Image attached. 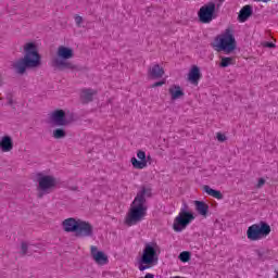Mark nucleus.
Returning a JSON list of instances; mask_svg holds the SVG:
<instances>
[{"label": "nucleus", "instance_id": "f257e3e1", "mask_svg": "<svg viewBox=\"0 0 278 278\" xmlns=\"http://www.w3.org/2000/svg\"><path fill=\"white\" fill-rule=\"evenodd\" d=\"M151 197V189L142 187L141 190L137 193L135 200L130 205V210L126 217V225L132 227V225H138L147 216V198Z\"/></svg>", "mask_w": 278, "mask_h": 278}, {"label": "nucleus", "instance_id": "f03ea898", "mask_svg": "<svg viewBox=\"0 0 278 278\" xmlns=\"http://www.w3.org/2000/svg\"><path fill=\"white\" fill-rule=\"evenodd\" d=\"M25 55L13 64L18 75H25L27 68H38L41 64V56L36 50V43L29 42L24 48Z\"/></svg>", "mask_w": 278, "mask_h": 278}, {"label": "nucleus", "instance_id": "7ed1b4c3", "mask_svg": "<svg viewBox=\"0 0 278 278\" xmlns=\"http://www.w3.org/2000/svg\"><path fill=\"white\" fill-rule=\"evenodd\" d=\"M56 55L58 58H54L52 60V66L54 68H58V71H65V68H67L68 71H81V67H79L78 65L66 61L71 60L75 55V53L73 52V48L60 46L58 48Z\"/></svg>", "mask_w": 278, "mask_h": 278}, {"label": "nucleus", "instance_id": "20e7f679", "mask_svg": "<svg viewBox=\"0 0 278 278\" xmlns=\"http://www.w3.org/2000/svg\"><path fill=\"white\" fill-rule=\"evenodd\" d=\"M157 243H146L142 255L139 260V270L143 273V270L151 268V266H155V264H157Z\"/></svg>", "mask_w": 278, "mask_h": 278}, {"label": "nucleus", "instance_id": "39448f33", "mask_svg": "<svg viewBox=\"0 0 278 278\" xmlns=\"http://www.w3.org/2000/svg\"><path fill=\"white\" fill-rule=\"evenodd\" d=\"M217 41L214 47H216V51H224L226 55L236 51L237 42L236 37L233 36V30L231 28H227L224 34L215 39Z\"/></svg>", "mask_w": 278, "mask_h": 278}, {"label": "nucleus", "instance_id": "423d86ee", "mask_svg": "<svg viewBox=\"0 0 278 278\" xmlns=\"http://www.w3.org/2000/svg\"><path fill=\"white\" fill-rule=\"evenodd\" d=\"M38 181V199H42L46 194H51L55 186H58V180L51 175H43L42 173L37 174Z\"/></svg>", "mask_w": 278, "mask_h": 278}, {"label": "nucleus", "instance_id": "0eeeda50", "mask_svg": "<svg viewBox=\"0 0 278 278\" xmlns=\"http://www.w3.org/2000/svg\"><path fill=\"white\" fill-rule=\"evenodd\" d=\"M270 225L266 222H260L250 226L247 230L248 240L255 242L257 240H264L267 236H270Z\"/></svg>", "mask_w": 278, "mask_h": 278}, {"label": "nucleus", "instance_id": "6e6552de", "mask_svg": "<svg viewBox=\"0 0 278 278\" xmlns=\"http://www.w3.org/2000/svg\"><path fill=\"white\" fill-rule=\"evenodd\" d=\"M192 220H194V214L188 212V204L185 203L180 210L179 215L174 220V231H184V229H186V227H188Z\"/></svg>", "mask_w": 278, "mask_h": 278}, {"label": "nucleus", "instance_id": "1a4fd4ad", "mask_svg": "<svg viewBox=\"0 0 278 278\" xmlns=\"http://www.w3.org/2000/svg\"><path fill=\"white\" fill-rule=\"evenodd\" d=\"M216 12V3L214 2H208L207 4H204L203 7L200 8L198 12V18L200 23H212L214 21Z\"/></svg>", "mask_w": 278, "mask_h": 278}, {"label": "nucleus", "instance_id": "9d476101", "mask_svg": "<svg viewBox=\"0 0 278 278\" xmlns=\"http://www.w3.org/2000/svg\"><path fill=\"white\" fill-rule=\"evenodd\" d=\"M76 236L78 238H92L94 236V227L86 220L78 219Z\"/></svg>", "mask_w": 278, "mask_h": 278}, {"label": "nucleus", "instance_id": "9b49d317", "mask_svg": "<svg viewBox=\"0 0 278 278\" xmlns=\"http://www.w3.org/2000/svg\"><path fill=\"white\" fill-rule=\"evenodd\" d=\"M50 123H53L56 127H64L71 125V119L66 118V112L64 110H56L51 113Z\"/></svg>", "mask_w": 278, "mask_h": 278}, {"label": "nucleus", "instance_id": "f8f14e48", "mask_svg": "<svg viewBox=\"0 0 278 278\" xmlns=\"http://www.w3.org/2000/svg\"><path fill=\"white\" fill-rule=\"evenodd\" d=\"M63 231L66 233H77L79 227V219L75 217L66 218L62 222Z\"/></svg>", "mask_w": 278, "mask_h": 278}, {"label": "nucleus", "instance_id": "ddd939ff", "mask_svg": "<svg viewBox=\"0 0 278 278\" xmlns=\"http://www.w3.org/2000/svg\"><path fill=\"white\" fill-rule=\"evenodd\" d=\"M137 157H131L130 162L134 166V168H137L138 170H142V168H147V153L142 150H139L137 152ZM140 160V161H138Z\"/></svg>", "mask_w": 278, "mask_h": 278}, {"label": "nucleus", "instance_id": "4468645a", "mask_svg": "<svg viewBox=\"0 0 278 278\" xmlns=\"http://www.w3.org/2000/svg\"><path fill=\"white\" fill-rule=\"evenodd\" d=\"M91 257L96 262V264H99V266H105L108 264V255H105V252L99 251V249L94 245L91 247Z\"/></svg>", "mask_w": 278, "mask_h": 278}, {"label": "nucleus", "instance_id": "2eb2a0df", "mask_svg": "<svg viewBox=\"0 0 278 278\" xmlns=\"http://www.w3.org/2000/svg\"><path fill=\"white\" fill-rule=\"evenodd\" d=\"M253 16V7L251 4L244 5L238 15L239 23H247L248 18H251Z\"/></svg>", "mask_w": 278, "mask_h": 278}, {"label": "nucleus", "instance_id": "dca6fc26", "mask_svg": "<svg viewBox=\"0 0 278 278\" xmlns=\"http://www.w3.org/2000/svg\"><path fill=\"white\" fill-rule=\"evenodd\" d=\"M201 70L199 66L194 65L189 72V81L193 84V86H199V80L201 79Z\"/></svg>", "mask_w": 278, "mask_h": 278}, {"label": "nucleus", "instance_id": "f3484780", "mask_svg": "<svg viewBox=\"0 0 278 278\" xmlns=\"http://www.w3.org/2000/svg\"><path fill=\"white\" fill-rule=\"evenodd\" d=\"M195 210L200 216L207 218V213L210 212V205L204 201H194Z\"/></svg>", "mask_w": 278, "mask_h": 278}, {"label": "nucleus", "instance_id": "a211bd4d", "mask_svg": "<svg viewBox=\"0 0 278 278\" xmlns=\"http://www.w3.org/2000/svg\"><path fill=\"white\" fill-rule=\"evenodd\" d=\"M149 75L152 79H162L164 77V68L160 64H155L149 70Z\"/></svg>", "mask_w": 278, "mask_h": 278}, {"label": "nucleus", "instance_id": "6ab92c4d", "mask_svg": "<svg viewBox=\"0 0 278 278\" xmlns=\"http://www.w3.org/2000/svg\"><path fill=\"white\" fill-rule=\"evenodd\" d=\"M0 149L4 153H8L11 149H14V143L12 142V137H10V136L2 137V139L0 141Z\"/></svg>", "mask_w": 278, "mask_h": 278}, {"label": "nucleus", "instance_id": "aec40b11", "mask_svg": "<svg viewBox=\"0 0 278 278\" xmlns=\"http://www.w3.org/2000/svg\"><path fill=\"white\" fill-rule=\"evenodd\" d=\"M168 91L173 101H177V99H181V97L186 94L184 93V90H181V87L177 85H174L173 87H170Z\"/></svg>", "mask_w": 278, "mask_h": 278}, {"label": "nucleus", "instance_id": "412c9836", "mask_svg": "<svg viewBox=\"0 0 278 278\" xmlns=\"http://www.w3.org/2000/svg\"><path fill=\"white\" fill-rule=\"evenodd\" d=\"M94 94H97V91H94L92 89H83V91L80 93V99H81L83 103H90V101H92V98L94 97Z\"/></svg>", "mask_w": 278, "mask_h": 278}, {"label": "nucleus", "instance_id": "4be33fe9", "mask_svg": "<svg viewBox=\"0 0 278 278\" xmlns=\"http://www.w3.org/2000/svg\"><path fill=\"white\" fill-rule=\"evenodd\" d=\"M203 190H204V192H206V194H208L210 197H213L214 199H218V200L224 199V195H223V193L219 190L212 189L207 185H205L203 187Z\"/></svg>", "mask_w": 278, "mask_h": 278}, {"label": "nucleus", "instance_id": "5701e85b", "mask_svg": "<svg viewBox=\"0 0 278 278\" xmlns=\"http://www.w3.org/2000/svg\"><path fill=\"white\" fill-rule=\"evenodd\" d=\"M36 245L34 244H28L27 242H22L21 247V253L22 255H27L28 253H31L34 251Z\"/></svg>", "mask_w": 278, "mask_h": 278}, {"label": "nucleus", "instance_id": "b1692460", "mask_svg": "<svg viewBox=\"0 0 278 278\" xmlns=\"http://www.w3.org/2000/svg\"><path fill=\"white\" fill-rule=\"evenodd\" d=\"M231 64H233V58L223 56L219 66L222 68H227V66H231Z\"/></svg>", "mask_w": 278, "mask_h": 278}, {"label": "nucleus", "instance_id": "393cba45", "mask_svg": "<svg viewBox=\"0 0 278 278\" xmlns=\"http://www.w3.org/2000/svg\"><path fill=\"white\" fill-rule=\"evenodd\" d=\"M53 138H55L56 140H60L62 138H66V130H64L63 128H56L53 130Z\"/></svg>", "mask_w": 278, "mask_h": 278}, {"label": "nucleus", "instance_id": "a878e982", "mask_svg": "<svg viewBox=\"0 0 278 278\" xmlns=\"http://www.w3.org/2000/svg\"><path fill=\"white\" fill-rule=\"evenodd\" d=\"M190 256H191L190 252L184 251L179 254L178 260H180V262H184V263L190 262Z\"/></svg>", "mask_w": 278, "mask_h": 278}, {"label": "nucleus", "instance_id": "bb28decb", "mask_svg": "<svg viewBox=\"0 0 278 278\" xmlns=\"http://www.w3.org/2000/svg\"><path fill=\"white\" fill-rule=\"evenodd\" d=\"M216 138L218 142H225V140H227V136L223 135V132H217Z\"/></svg>", "mask_w": 278, "mask_h": 278}, {"label": "nucleus", "instance_id": "cd10ccee", "mask_svg": "<svg viewBox=\"0 0 278 278\" xmlns=\"http://www.w3.org/2000/svg\"><path fill=\"white\" fill-rule=\"evenodd\" d=\"M164 84H166L164 80L156 81L151 86V88H160V86H164Z\"/></svg>", "mask_w": 278, "mask_h": 278}, {"label": "nucleus", "instance_id": "c85d7f7f", "mask_svg": "<svg viewBox=\"0 0 278 278\" xmlns=\"http://www.w3.org/2000/svg\"><path fill=\"white\" fill-rule=\"evenodd\" d=\"M7 100H8V105H14V100L12 98V93H9L7 96Z\"/></svg>", "mask_w": 278, "mask_h": 278}, {"label": "nucleus", "instance_id": "c756f323", "mask_svg": "<svg viewBox=\"0 0 278 278\" xmlns=\"http://www.w3.org/2000/svg\"><path fill=\"white\" fill-rule=\"evenodd\" d=\"M84 22V17L76 15L75 16V23L76 25H81V23Z\"/></svg>", "mask_w": 278, "mask_h": 278}, {"label": "nucleus", "instance_id": "7c9ffc66", "mask_svg": "<svg viewBox=\"0 0 278 278\" xmlns=\"http://www.w3.org/2000/svg\"><path fill=\"white\" fill-rule=\"evenodd\" d=\"M266 184V179L264 178H260L258 179V182L256 185V188H262V186H264Z\"/></svg>", "mask_w": 278, "mask_h": 278}, {"label": "nucleus", "instance_id": "2f4dec72", "mask_svg": "<svg viewBox=\"0 0 278 278\" xmlns=\"http://www.w3.org/2000/svg\"><path fill=\"white\" fill-rule=\"evenodd\" d=\"M264 47H267L268 49H275L277 46L274 42H265Z\"/></svg>", "mask_w": 278, "mask_h": 278}, {"label": "nucleus", "instance_id": "473e14b6", "mask_svg": "<svg viewBox=\"0 0 278 278\" xmlns=\"http://www.w3.org/2000/svg\"><path fill=\"white\" fill-rule=\"evenodd\" d=\"M68 190H72V192H77L79 190V187L77 186L68 187Z\"/></svg>", "mask_w": 278, "mask_h": 278}, {"label": "nucleus", "instance_id": "72a5a7b5", "mask_svg": "<svg viewBox=\"0 0 278 278\" xmlns=\"http://www.w3.org/2000/svg\"><path fill=\"white\" fill-rule=\"evenodd\" d=\"M146 160L147 162H151V156L150 155L146 156Z\"/></svg>", "mask_w": 278, "mask_h": 278}, {"label": "nucleus", "instance_id": "f704fd0d", "mask_svg": "<svg viewBox=\"0 0 278 278\" xmlns=\"http://www.w3.org/2000/svg\"><path fill=\"white\" fill-rule=\"evenodd\" d=\"M261 1H263V3H268V1H270V0H261Z\"/></svg>", "mask_w": 278, "mask_h": 278}]
</instances>
